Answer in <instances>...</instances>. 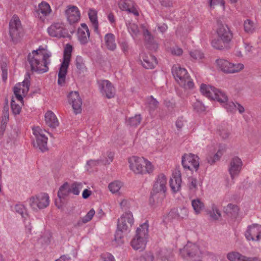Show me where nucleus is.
I'll use <instances>...</instances> for the list:
<instances>
[{"label": "nucleus", "instance_id": "nucleus-18", "mask_svg": "<svg viewBox=\"0 0 261 261\" xmlns=\"http://www.w3.org/2000/svg\"><path fill=\"white\" fill-rule=\"evenodd\" d=\"M65 14L68 21L73 24L79 21L80 19V12L76 6L69 5L65 10Z\"/></svg>", "mask_w": 261, "mask_h": 261}, {"label": "nucleus", "instance_id": "nucleus-29", "mask_svg": "<svg viewBox=\"0 0 261 261\" xmlns=\"http://www.w3.org/2000/svg\"><path fill=\"white\" fill-rule=\"evenodd\" d=\"M45 121L48 126L53 128H56L59 124L56 115L51 111H48L45 113Z\"/></svg>", "mask_w": 261, "mask_h": 261}, {"label": "nucleus", "instance_id": "nucleus-27", "mask_svg": "<svg viewBox=\"0 0 261 261\" xmlns=\"http://www.w3.org/2000/svg\"><path fill=\"white\" fill-rule=\"evenodd\" d=\"M136 6L135 3L132 1H124L119 4V8L122 11H127L136 16H138L139 13Z\"/></svg>", "mask_w": 261, "mask_h": 261}, {"label": "nucleus", "instance_id": "nucleus-1", "mask_svg": "<svg viewBox=\"0 0 261 261\" xmlns=\"http://www.w3.org/2000/svg\"><path fill=\"white\" fill-rule=\"evenodd\" d=\"M51 53L47 49L40 47L33 50L28 56V61L33 72L38 73L46 72L51 63Z\"/></svg>", "mask_w": 261, "mask_h": 261}, {"label": "nucleus", "instance_id": "nucleus-51", "mask_svg": "<svg viewBox=\"0 0 261 261\" xmlns=\"http://www.w3.org/2000/svg\"><path fill=\"white\" fill-rule=\"evenodd\" d=\"M222 155V152L220 150H219L216 153H215V154L213 157H212V156L208 157L207 158V162L210 164L212 165V164L215 163L216 161L219 160V159Z\"/></svg>", "mask_w": 261, "mask_h": 261}, {"label": "nucleus", "instance_id": "nucleus-49", "mask_svg": "<svg viewBox=\"0 0 261 261\" xmlns=\"http://www.w3.org/2000/svg\"><path fill=\"white\" fill-rule=\"evenodd\" d=\"M114 156V153L112 152H107L106 156H105V159H100V162L105 165L110 164L113 162Z\"/></svg>", "mask_w": 261, "mask_h": 261}, {"label": "nucleus", "instance_id": "nucleus-22", "mask_svg": "<svg viewBox=\"0 0 261 261\" xmlns=\"http://www.w3.org/2000/svg\"><path fill=\"white\" fill-rule=\"evenodd\" d=\"M229 261H259L257 257H247L238 251H231L227 254Z\"/></svg>", "mask_w": 261, "mask_h": 261}, {"label": "nucleus", "instance_id": "nucleus-34", "mask_svg": "<svg viewBox=\"0 0 261 261\" xmlns=\"http://www.w3.org/2000/svg\"><path fill=\"white\" fill-rule=\"evenodd\" d=\"M192 206L196 215H198L204 208L203 202L199 198L194 199L191 201Z\"/></svg>", "mask_w": 261, "mask_h": 261}, {"label": "nucleus", "instance_id": "nucleus-48", "mask_svg": "<svg viewBox=\"0 0 261 261\" xmlns=\"http://www.w3.org/2000/svg\"><path fill=\"white\" fill-rule=\"evenodd\" d=\"M191 57L195 60H199L204 57L203 54L200 50L195 49L190 52Z\"/></svg>", "mask_w": 261, "mask_h": 261}, {"label": "nucleus", "instance_id": "nucleus-39", "mask_svg": "<svg viewBox=\"0 0 261 261\" xmlns=\"http://www.w3.org/2000/svg\"><path fill=\"white\" fill-rule=\"evenodd\" d=\"M70 192V189L68 188V184L66 182L59 189L58 193V196L61 200L67 196Z\"/></svg>", "mask_w": 261, "mask_h": 261}, {"label": "nucleus", "instance_id": "nucleus-15", "mask_svg": "<svg viewBox=\"0 0 261 261\" xmlns=\"http://www.w3.org/2000/svg\"><path fill=\"white\" fill-rule=\"evenodd\" d=\"M245 236L248 241H259L261 240V225L254 224L249 226Z\"/></svg>", "mask_w": 261, "mask_h": 261}, {"label": "nucleus", "instance_id": "nucleus-35", "mask_svg": "<svg viewBox=\"0 0 261 261\" xmlns=\"http://www.w3.org/2000/svg\"><path fill=\"white\" fill-rule=\"evenodd\" d=\"M207 213L214 220H218L221 216V213L215 204H212L211 208L207 210Z\"/></svg>", "mask_w": 261, "mask_h": 261}, {"label": "nucleus", "instance_id": "nucleus-4", "mask_svg": "<svg viewBox=\"0 0 261 261\" xmlns=\"http://www.w3.org/2000/svg\"><path fill=\"white\" fill-rule=\"evenodd\" d=\"M148 224L145 222L137 229L136 234L131 241V246L134 249L141 251L145 249L148 238Z\"/></svg>", "mask_w": 261, "mask_h": 261}, {"label": "nucleus", "instance_id": "nucleus-55", "mask_svg": "<svg viewBox=\"0 0 261 261\" xmlns=\"http://www.w3.org/2000/svg\"><path fill=\"white\" fill-rule=\"evenodd\" d=\"M95 214V211L93 209L90 210L88 213L83 218L84 219V222L87 223L90 221L93 218Z\"/></svg>", "mask_w": 261, "mask_h": 261}, {"label": "nucleus", "instance_id": "nucleus-17", "mask_svg": "<svg viewBox=\"0 0 261 261\" xmlns=\"http://www.w3.org/2000/svg\"><path fill=\"white\" fill-rule=\"evenodd\" d=\"M69 103L72 105L75 114L82 111V100L78 92L72 91L68 95Z\"/></svg>", "mask_w": 261, "mask_h": 261}, {"label": "nucleus", "instance_id": "nucleus-30", "mask_svg": "<svg viewBox=\"0 0 261 261\" xmlns=\"http://www.w3.org/2000/svg\"><path fill=\"white\" fill-rule=\"evenodd\" d=\"M165 194L162 193H151L149 198V203L153 206H158L162 204Z\"/></svg>", "mask_w": 261, "mask_h": 261}, {"label": "nucleus", "instance_id": "nucleus-12", "mask_svg": "<svg viewBox=\"0 0 261 261\" xmlns=\"http://www.w3.org/2000/svg\"><path fill=\"white\" fill-rule=\"evenodd\" d=\"M199 158L195 154L188 153L182 157V165L185 169L197 171L199 166Z\"/></svg>", "mask_w": 261, "mask_h": 261}, {"label": "nucleus", "instance_id": "nucleus-59", "mask_svg": "<svg viewBox=\"0 0 261 261\" xmlns=\"http://www.w3.org/2000/svg\"><path fill=\"white\" fill-rule=\"evenodd\" d=\"M185 120L182 117L178 118L176 122V126L177 128H181L184 125Z\"/></svg>", "mask_w": 261, "mask_h": 261}, {"label": "nucleus", "instance_id": "nucleus-9", "mask_svg": "<svg viewBox=\"0 0 261 261\" xmlns=\"http://www.w3.org/2000/svg\"><path fill=\"white\" fill-rule=\"evenodd\" d=\"M216 63L220 70L225 73H237L244 68L242 63L234 64L224 59L217 60Z\"/></svg>", "mask_w": 261, "mask_h": 261}, {"label": "nucleus", "instance_id": "nucleus-24", "mask_svg": "<svg viewBox=\"0 0 261 261\" xmlns=\"http://www.w3.org/2000/svg\"><path fill=\"white\" fill-rule=\"evenodd\" d=\"M143 66L146 69L153 68L157 64L156 58L150 54L142 53L140 55Z\"/></svg>", "mask_w": 261, "mask_h": 261}, {"label": "nucleus", "instance_id": "nucleus-60", "mask_svg": "<svg viewBox=\"0 0 261 261\" xmlns=\"http://www.w3.org/2000/svg\"><path fill=\"white\" fill-rule=\"evenodd\" d=\"M108 19L112 26H114L115 25V17L112 13H110L108 14Z\"/></svg>", "mask_w": 261, "mask_h": 261}, {"label": "nucleus", "instance_id": "nucleus-5", "mask_svg": "<svg viewBox=\"0 0 261 261\" xmlns=\"http://www.w3.org/2000/svg\"><path fill=\"white\" fill-rule=\"evenodd\" d=\"M134 222V219L132 213L127 212L123 214L118 220L117 231L115 234L116 241H119V239L122 238V232L130 229Z\"/></svg>", "mask_w": 261, "mask_h": 261}, {"label": "nucleus", "instance_id": "nucleus-41", "mask_svg": "<svg viewBox=\"0 0 261 261\" xmlns=\"http://www.w3.org/2000/svg\"><path fill=\"white\" fill-rule=\"evenodd\" d=\"M141 120L140 115H136L135 116L129 118L127 120V123L130 126H137L140 123Z\"/></svg>", "mask_w": 261, "mask_h": 261}, {"label": "nucleus", "instance_id": "nucleus-8", "mask_svg": "<svg viewBox=\"0 0 261 261\" xmlns=\"http://www.w3.org/2000/svg\"><path fill=\"white\" fill-rule=\"evenodd\" d=\"M28 202L34 211L46 208L49 204V197L45 193H42L30 197Z\"/></svg>", "mask_w": 261, "mask_h": 261}, {"label": "nucleus", "instance_id": "nucleus-42", "mask_svg": "<svg viewBox=\"0 0 261 261\" xmlns=\"http://www.w3.org/2000/svg\"><path fill=\"white\" fill-rule=\"evenodd\" d=\"M239 211L238 206L235 204H228L225 208V212L227 214L235 215L238 214Z\"/></svg>", "mask_w": 261, "mask_h": 261}, {"label": "nucleus", "instance_id": "nucleus-63", "mask_svg": "<svg viewBox=\"0 0 261 261\" xmlns=\"http://www.w3.org/2000/svg\"><path fill=\"white\" fill-rule=\"evenodd\" d=\"M91 194V191L88 190V189H85L82 193V197L84 199H87L88 198L90 195Z\"/></svg>", "mask_w": 261, "mask_h": 261}, {"label": "nucleus", "instance_id": "nucleus-28", "mask_svg": "<svg viewBox=\"0 0 261 261\" xmlns=\"http://www.w3.org/2000/svg\"><path fill=\"white\" fill-rule=\"evenodd\" d=\"M77 36L79 40L82 44L87 43L89 40L90 33L88 28L85 23H82L77 31Z\"/></svg>", "mask_w": 261, "mask_h": 261}, {"label": "nucleus", "instance_id": "nucleus-37", "mask_svg": "<svg viewBox=\"0 0 261 261\" xmlns=\"http://www.w3.org/2000/svg\"><path fill=\"white\" fill-rule=\"evenodd\" d=\"M23 105V101L21 104L15 97H13L11 99V109L14 114L17 115L20 113L21 110V106Z\"/></svg>", "mask_w": 261, "mask_h": 261}, {"label": "nucleus", "instance_id": "nucleus-32", "mask_svg": "<svg viewBox=\"0 0 261 261\" xmlns=\"http://www.w3.org/2000/svg\"><path fill=\"white\" fill-rule=\"evenodd\" d=\"M88 16L94 29V31L97 32L98 30V21L97 19V11L93 9H89L88 11Z\"/></svg>", "mask_w": 261, "mask_h": 261}, {"label": "nucleus", "instance_id": "nucleus-45", "mask_svg": "<svg viewBox=\"0 0 261 261\" xmlns=\"http://www.w3.org/2000/svg\"><path fill=\"white\" fill-rule=\"evenodd\" d=\"M16 212L19 214L25 219L28 216L25 207L22 204H16L15 206Z\"/></svg>", "mask_w": 261, "mask_h": 261}, {"label": "nucleus", "instance_id": "nucleus-50", "mask_svg": "<svg viewBox=\"0 0 261 261\" xmlns=\"http://www.w3.org/2000/svg\"><path fill=\"white\" fill-rule=\"evenodd\" d=\"M194 109L198 112H201L205 111V107L199 100H196L193 104Z\"/></svg>", "mask_w": 261, "mask_h": 261}, {"label": "nucleus", "instance_id": "nucleus-6", "mask_svg": "<svg viewBox=\"0 0 261 261\" xmlns=\"http://www.w3.org/2000/svg\"><path fill=\"white\" fill-rule=\"evenodd\" d=\"M172 72L176 81L180 86L188 89L193 87L194 83L190 79L186 69L178 65H174L172 67Z\"/></svg>", "mask_w": 261, "mask_h": 261}, {"label": "nucleus", "instance_id": "nucleus-10", "mask_svg": "<svg viewBox=\"0 0 261 261\" xmlns=\"http://www.w3.org/2000/svg\"><path fill=\"white\" fill-rule=\"evenodd\" d=\"M33 131L36 138V142L34 143V147L38 148L41 151L47 150L48 139L45 135V131L39 126L34 127Z\"/></svg>", "mask_w": 261, "mask_h": 261}, {"label": "nucleus", "instance_id": "nucleus-33", "mask_svg": "<svg viewBox=\"0 0 261 261\" xmlns=\"http://www.w3.org/2000/svg\"><path fill=\"white\" fill-rule=\"evenodd\" d=\"M105 41L108 49L114 50L116 48L115 37L114 34L112 33L106 34L105 37Z\"/></svg>", "mask_w": 261, "mask_h": 261}, {"label": "nucleus", "instance_id": "nucleus-46", "mask_svg": "<svg viewBox=\"0 0 261 261\" xmlns=\"http://www.w3.org/2000/svg\"><path fill=\"white\" fill-rule=\"evenodd\" d=\"M147 101L150 111H154L158 108L159 102L152 96L147 98Z\"/></svg>", "mask_w": 261, "mask_h": 261}, {"label": "nucleus", "instance_id": "nucleus-56", "mask_svg": "<svg viewBox=\"0 0 261 261\" xmlns=\"http://www.w3.org/2000/svg\"><path fill=\"white\" fill-rule=\"evenodd\" d=\"M143 35L145 37V39L147 40L148 42H151L152 36L149 31L145 28V27L142 26Z\"/></svg>", "mask_w": 261, "mask_h": 261}, {"label": "nucleus", "instance_id": "nucleus-13", "mask_svg": "<svg viewBox=\"0 0 261 261\" xmlns=\"http://www.w3.org/2000/svg\"><path fill=\"white\" fill-rule=\"evenodd\" d=\"M98 85L100 93L102 95L108 98L114 97L115 94V90L111 83L108 80H100L98 82Z\"/></svg>", "mask_w": 261, "mask_h": 261}, {"label": "nucleus", "instance_id": "nucleus-2", "mask_svg": "<svg viewBox=\"0 0 261 261\" xmlns=\"http://www.w3.org/2000/svg\"><path fill=\"white\" fill-rule=\"evenodd\" d=\"M200 91L206 97L216 100L221 103H224V108L228 111L233 112L236 110V103L232 101H227V96L221 90L211 86L202 84L200 86Z\"/></svg>", "mask_w": 261, "mask_h": 261}, {"label": "nucleus", "instance_id": "nucleus-21", "mask_svg": "<svg viewBox=\"0 0 261 261\" xmlns=\"http://www.w3.org/2000/svg\"><path fill=\"white\" fill-rule=\"evenodd\" d=\"M167 181V178L165 175L160 174L153 185V192L164 194L166 191Z\"/></svg>", "mask_w": 261, "mask_h": 261}, {"label": "nucleus", "instance_id": "nucleus-3", "mask_svg": "<svg viewBox=\"0 0 261 261\" xmlns=\"http://www.w3.org/2000/svg\"><path fill=\"white\" fill-rule=\"evenodd\" d=\"M128 163L129 169L136 174H150L154 169L152 164L143 157L132 156L128 158Z\"/></svg>", "mask_w": 261, "mask_h": 261}, {"label": "nucleus", "instance_id": "nucleus-52", "mask_svg": "<svg viewBox=\"0 0 261 261\" xmlns=\"http://www.w3.org/2000/svg\"><path fill=\"white\" fill-rule=\"evenodd\" d=\"M177 215L179 218H186L188 215V210L185 207H180L177 210Z\"/></svg>", "mask_w": 261, "mask_h": 261}, {"label": "nucleus", "instance_id": "nucleus-62", "mask_svg": "<svg viewBox=\"0 0 261 261\" xmlns=\"http://www.w3.org/2000/svg\"><path fill=\"white\" fill-rule=\"evenodd\" d=\"M71 257L67 255H63L60 256V258L55 260V261H70Z\"/></svg>", "mask_w": 261, "mask_h": 261}, {"label": "nucleus", "instance_id": "nucleus-36", "mask_svg": "<svg viewBox=\"0 0 261 261\" xmlns=\"http://www.w3.org/2000/svg\"><path fill=\"white\" fill-rule=\"evenodd\" d=\"M211 43L212 46L216 49H223L227 48L228 43L221 40L219 37L214 39Z\"/></svg>", "mask_w": 261, "mask_h": 261}, {"label": "nucleus", "instance_id": "nucleus-19", "mask_svg": "<svg viewBox=\"0 0 261 261\" xmlns=\"http://www.w3.org/2000/svg\"><path fill=\"white\" fill-rule=\"evenodd\" d=\"M180 252L184 257L191 258L199 257L201 253L198 246L192 244L187 245Z\"/></svg>", "mask_w": 261, "mask_h": 261}, {"label": "nucleus", "instance_id": "nucleus-47", "mask_svg": "<svg viewBox=\"0 0 261 261\" xmlns=\"http://www.w3.org/2000/svg\"><path fill=\"white\" fill-rule=\"evenodd\" d=\"M218 133L219 136L223 139H228L230 135V130L228 128L223 126L219 128Z\"/></svg>", "mask_w": 261, "mask_h": 261}, {"label": "nucleus", "instance_id": "nucleus-26", "mask_svg": "<svg viewBox=\"0 0 261 261\" xmlns=\"http://www.w3.org/2000/svg\"><path fill=\"white\" fill-rule=\"evenodd\" d=\"M181 178L180 171H175L170 181V186L174 192L178 191L181 187Z\"/></svg>", "mask_w": 261, "mask_h": 261}, {"label": "nucleus", "instance_id": "nucleus-53", "mask_svg": "<svg viewBox=\"0 0 261 261\" xmlns=\"http://www.w3.org/2000/svg\"><path fill=\"white\" fill-rule=\"evenodd\" d=\"M76 68L79 70L83 69L85 67V64L83 59L81 56H77L75 60Z\"/></svg>", "mask_w": 261, "mask_h": 261}, {"label": "nucleus", "instance_id": "nucleus-23", "mask_svg": "<svg viewBox=\"0 0 261 261\" xmlns=\"http://www.w3.org/2000/svg\"><path fill=\"white\" fill-rule=\"evenodd\" d=\"M49 35L52 37H65V29L62 23H55L51 24L47 29Z\"/></svg>", "mask_w": 261, "mask_h": 261}, {"label": "nucleus", "instance_id": "nucleus-54", "mask_svg": "<svg viewBox=\"0 0 261 261\" xmlns=\"http://www.w3.org/2000/svg\"><path fill=\"white\" fill-rule=\"evenodd\" d=\"M169 51L172 55L175 56H180L183 53L182 49L178 46L170 48Z\"/></svg>", "mask_w": 261, "mask_h": 261}, {"label": "nucleus", "instance_id": "nucleus-40", "mask_svg": "<svg viewBox=\"0 0 261 261\" xmlns=\"http://www.w3.org/2000/svg\"><path fill=\"white\" fill-rule=\"evenodd\" d=\"M123 184L119 181H115L110 183L109 185V189L113 193H116L119 192Z\"/></svg>", "mask_w": 261, "mask_h": 261}, {"label": "nucleus", "instance_id": "nucleus-16", "mask_svg": "<svg viewBox=\"0 0 261 261\" xmlns=\"http://www.w3.org/2000/svg\"><path fill=\"white\" fill-rule=\"evenodd\" d=\"M242 166L243 162L239 157L234 156L231 159L229 165L228 171L232 179L239 175Z\"/></svg>", "mask_w": 261, "mask_h": 261}, {"label": "nucleus", "instance_id": "nucleus-14", "mask_svg": "<svg viewBox=\"0 0 261 261\" xmlns=\"http://www.w3.org/2000/svg\"><path fill=\"white\" fill-rule=\"evenodd\" d=\"M29 90V81L25 80L22 83H18L14 88V93L15 98L21 104L23 100V96L27 94Z\"/></svg>", "mask_w": 261, "mask_h": 261}, {"label": "nucleus", "instance_id": "nucleus-31", "mask_svg": "<svg viewBox=\"0 0 261 261\" xmlns=\"http://www.w3.org/2000/svg\"><path fill=\"white\" fill-rule=\"evenodd\" d=\"M200 183L197 179L192 176L189 177L188 179V187L190 193L194 195L198 189Z\"/></svg>", "mask_w": 261, "mask_h": 261}, {"label": "nucleus", "instance_id": "nucleus-25", "mask_svg": "<svg viewBox=\"0 0 261 261\" xmlns=\"http://www.w3.org/2000/svg\"><path fill=\"white\" fill-rule=\"evenodd\" d=\"M217 32L218 37L227 43H228L232 38V34L227 25H219Z\"/></svg>", "mask_w": 261, "mask_h": 261}, {"label": "nucleus", "instance_id": "nucleus-43", "mask_svg": "<svg viewBox=\"0 0 261 261\" xmlns=\"http://www.w3.org/2000/svg\"><path fill=\"white\" fill-rule=\"evenodd\" d=\"M83 188V186L82 183L74 182L72 184L71 188H70V192L74 195H77Z\"/></svg>", "mask_w": 261, "mask_h": 261}, {"label": "nucleus", "instance_id": "nucleus-61", "mask_svg": "<svg viewBox=\"0 0 261 261\" xmlns=\"http://www.w3.org/2000/svg\"><path fill=\"white\" fill-rule=\"evenodd\" d=\"M220 4L221 6H224V3L222 0H211L210 2L211 7Z\"/></svg>", "mask_w": 261, "mask_h": 261}, {"label": "nucleus", "instance_id": "nucleus-11", "mask_svg": "<svg viewBox=\"0 0 261 261\" xmlns=\"http://www.w3.org/2000/svg\"><path fill=\"white\" fill-rule=\"evenodd\" d=\"M22 28L19 17L14 15L9 23V34L13 41H16L20 37Z\"/></svg>", "mask_w": 261, "mask_h": 261}, {"label": "nucleus", "instance_id": "nucleus-64", "mask_svg": "<svg viewBox=\"0 0 261 261\" xmlns=\"http://www.w3.org/2000/svg\"><path fill=\"white\" fill-rule=\"evenodd\" d=\"M236 109H237L240 114H242L243 113H244L245 112L244 108L241 104H240L238 102H236Z\"/></svg>", "mask_w": 261, "mask_h": 261}, {"label": "nucleus", "instance_id": "nucleus-58", "mask_svg": "<svg viewBox=\"0 0 261 261\" xmlns=\"http://www.w3.org/2000/svg\"><path fill=\"white\" fill-rule=\"evenodd\" d=\"M161 4L166 7H171L173 6V3L170 0H159Z\"/></svg>", "mask_w": 261, "mask_h": 261}, {"label": "nucleus", "instance_id": "nucleus-20", "mask_svg": "<svg viewBox=\"0 0 261 261\" xmlns=\"http://www.w3.org/2000/svg\"><path fill=\"white\" fill-rule=\"evenodd\" d=\"M51 12V9L49 5L45 2H42L39 4L36 10V16L43 21Z\"/></svg>", "mask_w": 261, "mask_h": 261}, {"label": "nucleus", "instance_id": "nucleus-7", "mask_svg": "<svg viewBox=\"0 0 261 261\" xmlns=\"http://www.w3.org/2000/svg\"><path fill=\"white\" fill-rule=\"evenodd\" d=\"M72 51V46L68 44H67L64 51L63 61L61 65L58 73V83L60 86H63L65 84L66 75L70 61Z\"/></svg>", "mask_w": 261, "mask_h": 261}, {"label": "nucleus", "instance_id": "nucleus-38", "mask_svg": "<svg viewBox=\"0 0 261 261\" xmlns=\"http://www.w3.org/2000/svg\"><path fill=\"white\" fill-rule=\"evenodd\" d=\"M255 24L253 21L250 19H247L244 21V29L245 32L247 33H253L255 31Z\"/></svg>", "mask_w": 261, "mask_h": 261}, {"label": "nucleus", "instance_id": "nucleus-44", "mask_svg": "<svg viewBox=\"0 0 261 261\" xmlns=\"http://www.w3.org/2000/svg\"><path fill=\"white\" fill-rule=\"evenodd\" d=\"M129 32L133 37H137L139 34V30L137 24L134 23H129L128 26Z\"/></svg>", "mask_w": 261, "mask_h": 261}, {"label": "nucleus", "instance_id": "nucleus-57", "mask_svg": "<svg viewBox=\"0 0 261 261\" xmlns=\"http://www.w3.org/2000/svg\"><path fill=\"white\" fill-rule=\"evenodd\" d=\"M102 258L103 261H115L113 256L108 253L102 254Z\"/></svg>", "mask_w": 261, "mask_h": 261}]
</instances>
